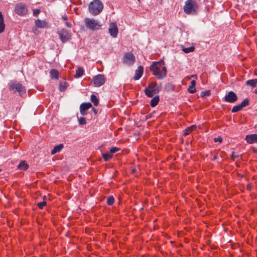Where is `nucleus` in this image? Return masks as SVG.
I'll return each instance as SVG.
<instances>
[{
  "label": "nucleus",
  "mask_w": 257,
  "mask_h": 257,
  "mask_svg": "<svg viewBox=\"0 0 257 257\" xmlns=\"http://www.w3.org/2000/svg\"><path fill=\"white\" fill-rule=\"evenodd\" d=\"M164 65V62L155 61L150 66V70L158 79H162L167 75V68Z\"/></svg>",
  "instance_id": "obj_1"
},
{
  "label": "nucleus",
  "mask_w": 257,
  "mask_h": 257,
  "mask_svg": "<svg viewBox=\"0 0 257 257\" xmlns=\"http://www.w3.org/2000/svg\"><path fill=\"white\" fill-rule=\"evenodd\" d=\"M103 5L99 0H93L88 6L89 12L93 16L99 14L102 11Z\"/></svg>",
  "instance_id": "obj_2"
},
{
  "label": "nucleus",
  "mask_w": 257,
  "mask_h": 257,
  "mask_svg": "<svg viewBox=\"0 0 257 257\" xmlns=\"http://www.w3.org/2000/svg\"><path fill=\"white\" fill-rule=\"evenodd\" d=\"M183 9L186 14L195 15L197 14L198 5L194 0H187L185 3Z\"/></svg>",
  "instance_id": "obj_3"
},
{
  "label": "nucleus",
  "mask_w": 257,
  "mask_h": 257,
  "mask_svg": "<svg viewBox=\"0 0 257 257\" xmlns=\"http://www.w3.org/2000/svg\"><path fill=\"white\" fill-rule=\"evenodd\" d=\"M86 27L91 31L99 30L101 26L100 22L95 19L86 18L84 19Z\"/></svg>",
  "instance_id": "obj_4"
},
{
  "label": "nucleus",
  "mask_w": 257,
  "mask_h": 257,
  "mask_svg": "<svg viewBox=\"0 0 257 257\" xmlns=\"http://www.w3.org/2000/svg\"><path fill=\"white\" fill-rule=\"evenodd\" d=\"M159 91L156 82L151 83L144 90L145 94L149 97H152L154 94L159 93Z\"/></svg>",
  "instance_id": "obj_5"
},
{
  "label": "nucleus",
  "mask_w": 257,
  "mask_h": 257,
  "mask_svg": "<svg viewBox=\"0 0 257 257\" xmlns=\"http://www.w3.org/2000/svg\"><path fill=\"white\" fill-rule=\"evenodd\" d=\"M15 11L18 15L24 16L27 14L28 10L25 5L18 4L15 6Z\"/></svg>",
  "instance_id": "obj_6"
},
{
  "label": "nucleus",
  "mask_w": 257,
  "mask_h": 257,
  "mask_svg": "<svg viewBox=\"0 0 257 257\" xmlns=\"http://www.w3.org/2000/svg\"><path fill=\"white\" fill-rule=\"evenodd\" d=\"M58 35L61 41L63 43L68 41L71 37V33L64 29L58 32Z\"/></svg>",
  "instance_id": "obj_7"
},
{
  "label": "nucleus",
  "mask_w": 257,
  "mask_h": 257,
  "mask_svg": "<svg viewBox=\"0 0 257 257\" xmlns=\"http://www.w3.org/2000/svg\"><path fill=\"white\" fill-rule=\"evenodd\" d=\"M93 84L96 87H99L104 84L105 81V77L102 74H98L94 77Z\"/></svg>",
  "instance_id": "obj_8"
},
{
  "label": "nucleus",
  "mask_w": 257,
  "mask_h": 257,
  "mask_svg": "<svg viewBox=\"0 0 257 257\" xmlns=\"http://www.w3.org/2000/svg\"><path fill=\"white\" fill-rule=\"evenodd\" d=\"M248 105L249 100L247 98H245L240 104L234 106L232 108L231 112L234 113L239 111L241 110L243 107Z\"/></svg>",
  "instance_id": "obj_9"
},
{
  "label": "nucleus",
  "mask_w": 257,
  "mask_h": 257,
  "mask_svg": "<svg viewBox=\"0 0 257 257\" xmlns=\"http://www.w3.org/2000/svg\"><path fill=\"white\" fill-rule=\"evenodd\" d=\"M108 32L113 38H116L118 34V28L115 23H111L109 26Z\"/></svg>",
  "instance_id": "obj_10"
},
{
  "label": "nucleus",
  "mask_w": 257,
  "mask_h": 257,
  "mask_svg": "<svg viewBox=\"0 0 257 257\" xmlns=\"http://www.w3.org/2000/svg\"><path fill=\"white\" fill-rule=\"evenodd\" d=\"M237 100L236 94L232 91H229L224 97V101L229 103H233Z\"/></svg>",
  "instance_id": "obj_11"
},
{
  "label": "nucleus",
  "mask_w": 257,
  "mask_h": 257,
  "mask_svg": "<svg viewBox=\"0 0 257 257\" xmlns=\"http://www.w3.org/2000/svg\"><path fill=\"white\" fill-rule=\"evenodd\" d=\"M10 88L11 90L16 89L21 95L25 91L24 87L20 83H13L11 84Z\"/></svg>",
  "instance_id": "obj_12"
},
{
  "label": "nucleus",
  "mask_w": 257,
  "mask_h": 257,
  "mask_svg": "<svg viewBox=\"0 0 257 257\" xmlns=\"http://www.w3.org/2000/svg\"><path fill=\"white\" fill-rule=\"evenodd\" d=\"M92 106L90 102L83 103L80 106V111L82 115H85L87 114V110Z\"/></svg>",
  "instance_id": "obj_13"
},
{
  "label": "nucleus",
  "mask_w": 257,
  "mask_h": 257,
  "mask_svg": "<svg viewBox=\"0 0 257 257\" xmlns=\"http://www.w3.org/2000/svg\"><path fill=\"white\" fill-rule=\"evenodd\" d=\"M245 140L250 144L257 143V134H253L246 135L245 137Z\"/></svg>",
  "instance_id": "obj_14"
},
{
  "label": "nucleus",
  "mask_w": 257,
  "mask_h": 257,
  "mask_svg": "<svg viewBox=\"0 0 257 257\" xmlns=\"http://www.w3.org/2000/svg\"><path fill=\"white\" fill-rule=\"evenodd\" d=\"M124 61L128 64H133L135 61V57L132 53H126L124 57Z\"/></svg>",
  "instance_id": "obj_15"
},
{
  "label": "nucleus",
  "mask_w": 257,
  "mask_h": 257,
  "mask_svg": "<svg viewBox=\"0 0 257 257\" xmlns=\"http://www.w3.org/2000/svg\"><path fill=\"white\" fill-rule=\"evenodd\" d=\"M35 25L38 28L43 29L45 28L48 26V23L45 20H41L40 19H37L35 21Z\"/></svg>",
  "instance_id": "obj_16"
},
{
  "label": "nucleus",
  "mask_w": 257,
  "mask_h": 257,
  "mask_svg": "<svg viewBox=\"0 0 257 257\" xmlns=\"http://www.w3.org/2000/svg\"><path fill=\"white\" fill-rule=\"evenodd\" d=\"M143 67L142 66H139L135 71V76L134 77V80H139L142 77L143 74Z\"/></svg>",
  "instance_id": "obj_17"
},
{
  "label": "nucleus",
  "mask_w": 257,
  "mask_h": 257,
  "mask_svg": "<svg viewBox=\"0 0 257 257\" xmlns=\"http://www.w3.org/2000/svg\"><path fill=\"white\" fill-rule=\"evenodd\" d=\"M63 147L64 146L62 144L55 146L54 149L51 151V154L54 155L57 153L60 152L63 148Z\"/></svg>",
  "instance_id": "obj_18"
},
{
  "label": "nucleus",
  "mask_w": 257,
  "mask_h": 257,
  "mask_svg": "<svg viewBox=\"0 0 257 257\" xmlns=\"http://www.w3.org/2000/svg\"><path fill=\"white\" fill-rule=\"evenodd\" d=\"M245 84L246 85L254 88L257 85V78L248 80L246 81Z\"/></svg>",
  "instance_id": "obj_19"
},
{
  "label": "nucleus",
  "mask_w": 257,
  "mask_h": 257,
  "mask_svg": "<svg viewBox=\"0 0 257 257\" xmlns=\"http://www.w3.org/2000/svg\"><path fill=\"white\" fill-rule=\"evenodd\" d=\"M18 167L21 170H26L29 167V165L26 161H23L20 162Z\"/></svg>",
  "instance_id": "obj_20"
},
{
  "label": "nucleus",
  "mask_w": 257,
  "mask_h": 257,
  "mask_svg": "<svg viewBox=\"0 0 257 257\" xmlns=\"http://www.w3.org/2000/svg\"><path fill=\"white\" fill-rule=\"evenodd\" d=\"M159 101V96L157 95L154 97L151 100L150 105L152 107H155Z\"/></svg>",
  "instance_id": "obj_21"
},
{
  "label": "nucleus",
  "mask_w": 257,
  "mask_h": 257,
  "mask_svg": "<svg viewBox=\"0 0 257 257\" xmlns=\"http://www.w3.org/2000/svg\"><path fill=\"white\" fill-rule=\"evenodd\" d=\"M50 76L52 79H58L59 78L58 71L55 69L51 70L50 72Z\"/></svg>",
  "instance_id": "obj_22"
},
{
  "label": "nucleus",
  "mask_w": 257,
  "mask_h": 257,
  "mask_svg": "<svg viewBox=\"0 0 257 257\" xmlns=\"http://www.w3.org/2000/svg\"><path fill=\"white\" fill-rule=\"evenodd\" d=\"M5 25L4 22V18L2 13L0 12V33L4 32Z\"/></svg>",
  "instance_id": "obj_23"
},
{
  "label": "nucleus",
  "mask_w": 257,
  "mask_h": 257,
  "mask_svg": "<svg viewBox=\"0 0 257 257\" xmlns=\"http://www.w3.org/2000/svg\"><path fill=\"white\" fill-rule=\"evenodd\" d=\"M196 128V126L195 125H192L190 127H188L186 129L184 130L183 135L186 136L189 135L191 132L194 130Z\"/></svg>",
  "instance_id": "obj_24"
},
{
  "label": "nucleus",
  "mask_w": 257,
  "mask_h": 257,
  "mask_svg": "<svg viewBox=\"0 0 257 257\" xmlns=\"http://www.w3.org/2000/svg\"><path fill=\"white\" fill-rule=\"evenodd\" d=\"M84 74V70L82 68H79L76 71V74L75 75V78H79L81 77Z\"/></svg>",
  "instance_id": "obj_25"
},
{
  "label": "nucleus",
  "mask_w": 257,
  "mask_h": 257,
  "mask_svg": "<svg viewBox=\"0 0 257 257\" xmlns=\"http://www.w3.org/2000/svg\"><path fill=\"white\" fill-rule=\"evenodd\" d=\"M68 86V84L66 82H61L59 85V90L60 91H64L65 89L67 88Z\"/></svg>",
  "instance_id": "obj_26"
},
{
  "label": "nucleus",
  "mask_w": 257,
  "mask_h": 257,
  "mask_svg": "<svg viewBox=\"0 0 257 257\" xmlns=\"http://www.w3.org/2000/svg\"><path fill=\"white\" fill-rule=\"evenodd\" d=\"M90 99L95 106H97L98 104L99 101L94 94L91 95Z\"/></svg>",
  "instance_id": "obj_27"
},
{
  "label": "nucleus",
  "mask_w": 257,
  "mask_h": 257,
  "mask_svg": "<svg viewBox=\"0 0 257 257\" xmlns=\"http://www.w3.org/2000/svg\"><path fill=\"white\" fill-rule=\"evenodd\" d=\"M103 158L105 161H107L112 157V155L111 153H105L102 155Z\"/></svg>",
  "instance_id": "obj_28"
},
{
  "label": "nucleus",
  "mask_w": 257,
  "mask_h": 257,
  "mask_svg": "<svg viewBox=\"0 0 257 257\" xmlns=\"http://www.w3.org/2000/svg\"><path fill=\"white\" fill-rule=\"evenodd\" d=\"M114 202V199L112 196H109L107 198V204L108 205H111Z\"/></svg>",
  "instance_id": "obj_29"
},
{
  "label": "nucleus",
  "mask_w": 257,
  "mask_h": 257,
  "mask_svg": "<svg viewBox=\"0 0 257 257\" xmlns=\"http://www.w3.org/2000/svg\"><path fill=\"white\" fill-rule=\"evenodd\" d=\"M195 48L194 47H190L188 48H183V51L185 53H188L190 52H193L194 51Z\"/></svg>",
  "instance_id": "obj_30"
},
{
  "label": "nucleus",
  "mask_w": 257,
  "mask_h": 257,
  "mask_svg": "<svg viewBox=\"0 0 257 257\" xmlns=\"http://www.w3.org/2000/svg\"><path fill=\"white\" fill-rule=\"evenodd\" d=\"M47 204L46 201L44 200L43 202H40L37 203V206L40 209H43V207Z\"/></svg>",
  "instance_id": "obj_31"
},
{
  "label": "nucleus",
  "mask_w": 257,
  "mask_h": 257,
  "mask_svg": "<svg viewBox=\"0 0 257 257\" xmlns=\"http://www.w3.org/2000/svg\"><path fill=\"white\" fill-rule=\"evenodd\" d=\"M196 88L194 86H192V85H190L189 88H188V91L190 93H194L196 92Z\"/></svg>",
  "instance_id": "obj_32"
},
{
  "label": "nucleus",
  "mask_w": 257,
  "mask_h": 257,
  "mask_svg": "<svg viewBox=\"0 0 257 257\" xmlns=\"http://www.w3.org/2000/svg\"><path fill=\"white\" fill-rule=\"evenodd\" d=\"M79 125H84L86 123V119L84 117H80L79 119Z\"/></svg>",
  "instance_id": "obj_33"
},
{
  "label": "nucleus",
  "mask_w": 257,
  "mask_h": 257,
  "mask_svg": "<svg viewBox=\"0 0 257 257\" xmlns=\"http://www.w3.org/2000/svg\"><path fill=\"white\" fill-rule=\"evenodd\" d=\"M119 150H120V148L117 147H113L110 149V153L112 154L115 153Z\"/></svg>",
  "instance_id": "obj_34"
},
{
  "label": "nucleus",
  "mask_w": 257,
  "mask_h": 257,
  "mask_svg": "<svg viewBox=\"0 0 257 257\" xmlns=\"http://www.w3.org/2000/svg\"><path fill=\"white\" fill-rule=\"evenodd\" d=\"M210 94V91L206 90L201 93V96L204 97L205 96H209Z\"/></svg>",
  "instance_id": "obj_35"
},
{
  "label": "nucleus",
  "mask_w": 257,
  "mask_h": 257,
  "mask_svg": "<svg viewBox=\"0 0 257 257\" xmlns=\"http://www.w3.org/2000/svg\"><path fill=\"white\" fill-rule=\"evenodd\" d=\"M213 140L215 142H219V143H221L222 142V139L221 137H217L216 138H214L213 139Z\"/></svg>",
  "instance_id": "obj_36"
},
{
  "label": "nucleus",
  "mask_w": 257,
  "mask_h": 257,
  "mask_svg": "<svg viewBox=\"0 0 257 257\" xmlns=\"http://www.w3.org/2000/svg\"><path fill=\"white\" fill-rule=\"evenodd\" d=\"M40 12V10L39 9H36L33 11V15L35 16H37Z\"/></svg>",
  "instance_id": "obj_37"
},
{
  "label": "nucleus",
  "mask_w": 257,
  "mask_h": 257,
  "mask_svg": "<svg viewBox=\"0 0 257 257\" xmlns=\"http://www.w3.org/2000/svg\"><path fill=\"white\" fill-rule=\"evenodd\" d=\"M191 85H192V86H194L195 87V85H196V81L195 80H192L191 82Z\"/></svg>",
  "instance_id": "obj_38"
},
{
  "label": "nucleus",
  "mask_w": 257,
  "mask_h": 257,
  "mask_svg": "<svg viewBox=\"0 0 257 257\" xmlns=\"http://www.w3.org/2000/svg\"><path fill=\"white\" fill-rule=\"evenodd\" d=\"M65 25L68 28H70L71 27V24L70 23H69V22H66Z\"/></svg>",
  "instance_id": "obj_39"
},
{
  "label": "nucleus",
  "mask_w": 257,
  "mask_h": 257,
  "mask_svg": "<svg viewBox=\"0 0 257 257\" xmlns=\"http://www.w3.org/2000/svg\"><path fill=\"white\" fill-rule=\"evenodd\" d=\"M62 19H63V20L66 21V20H67V16H63L62 17Z\"/></svg>",
  "instance_id": "obj_40"
},
{
  "label": "nucleus",
  "mask_w": 257,
  "mask_h": 257,
  "mask_svg": "<svg viewBox=\"0 0 257 257\" xmlns=\"http://www.w3.org/2000/svg\"><path fill=\"white\" fill-rule=\"evenodd\" d=\"M217 158V156L216 155H214L212 158V161H215Z\"/></svg>",
  "instance_id": "obj_41"
},
{
  "label": "nucleus",
  "mask_w": 257,
  "mask_h": 257,
  "mask_svg": "<svg viewBox=\"0 0 257 257\" xmlns=\"http://www.w3.org/2000/svg\"><path fill=\"white\" fill-rule=\"evenodd\" d=\"M232 157H233V158H236V157H237V156H235V155H234V153L232 152Z\"/></svg>",
  "instance_id": "obj_42"
},
{
  "label": "nucleus",
  "mask_w": 257,
  "mask_h": 257,
  "mask_svg": "<svg viewBox=\"0 0 257 257\" xmlns=\"http://www.w3.org/2000/svg\"><path fill=\"white\" fill-rule=\"evenodd\" d=\"M43 198V201L44 200L46 201V200L47 199V197L46 196H44Z\"/></svg>",
  "instance_id": "obj_43"
},
{
  "label": "nucleus",
  "mask_w": 257,
  "mask_h": 257,
  "mask_svg": "<svg viewBox=\"0 0 257 257\" xmlns=\"http://www.w3.org/2000/svg\"><path fill=\"white\" fill-rule=\"evenodd\" d=\"M191 77H195V78H196L197 76H196V75H191Z\"/></svg>",
  "instance_id": "obj_44"
},
{
  "label": "nucleus",
  "mask_w": 257,
  "mask_h": 257,
  "mask_svg": "<svg viewBox=\"0 0 257 257\" xmlns=\"http://www.w3.org/2000/svg\"><path fill=\"white\" fill-rule=\"evenodd\" d=\"M255 94H257V88L255 89V90L253 92Z\"/></svg>",
  "instance_id": "obj_45"
},
{
  "label": "nucleus",
  "mask_w": 257,
  "mask_h": 257,
  "mask_svg": "<svg viewBox=\"0 0 257 257\" xmlns=\"http://www.w3.org/2000/svg\"><path fill=\"white\" fill-rule=\"evenodd\" d=\"M93 110H94V112H95V109L94 108H93Z\"/></svg>",
  "instance_id": "obj_46"
},
{
  "label": "nucleus",
  "mask_w": 257,
  "mask_h": 257,
  "mask_svg": "<svg viewBox=\"0 0 257 257\" xmlns=\"http://www.w3.org/2000/svg\"><path fill=\"white\" fill-rule=\"evenodd\" d=\"M138 1L139 2H140V0H138Z\"/></svg>",
  "instance_id": "obj_47"
}]
</instances>
